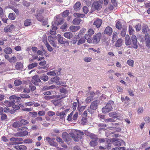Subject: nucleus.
Instances as JSON below:
<instances>
[{
  "mask_svg": "<svg viewBox=\"0 0 150 150\" xmlns=\"http://www.w3.org/2000/svg\"><path fill=\"white\" fill-rule=\"evenodd\" d=\"M30 114L32 115V117H35L38 116V113L36 112H30L29 113Z\"/></svg>",
  "mask_w": 150,
  "mask_h": 150,
  "instance_id": "6e6d98bb",
  "label": "nucleus"
},
{
  "mask_svg": "<svg viewBox=\"0 0 150 150\" xmlns=\"http://www.w3.org/2000/svg\"><path fill=\"white\" fill-rule=\"evenodd\" d=\"M15 101L13 99V100H10V101L5 100L4 102L6 105L8 107L11 106L13 104L15 103Z\"/></svg>",
  "mask_w": 150,
  "mask_h": 150,
  "instance_id": "c85d7f7f",
  "label": "nucleus"
},
{
  "mask_svg": "<svg viewBox=\"0 0 150 150\" xmlns=\"http://www.w3.org/2000/svg\"><path fill=\"white\" fill-rule=\"evenodd\" d=\"M36 17L39 21H41L43 19L42 16L40 14H37L35 16Z\"/></svg>",
  "mask_w": 150,
  "mask_h": 150,
  "instance_id": "603ef678",
  "label": "nucleus"
},
{
  "mask_svg": "<svg viewBox=\"0 0 150 150\" xmlns=\"http://www.w3.org/2000/svg\"><path fill=\"white\" fill-rule=\"evenodd\" d=\"M74 16L76 18L73 20V23L74 25H77L79 24L81 21L80 18L83 17L85 15L83 14L76 13L74 14Z\"/></svg>",
  "mask_w": 150,
  "mask_h": 150,
  "instance_id": "20e7f679",
  "label": "nucleus"
},
{
  "mask_svg": "<svg viewBox=\"0 0 150 150\" xmlns=\"http://www.w3.org/2000/svg\"><path fill=\"white\" fill-rule=\"evenodd\" d=\"M23 67V65L21 62H17L15 66V68L17 70H20Z\"/></svg>",
  "mask_w": 150,
  "mask_h": 150,
  "instance_id": "72a5a7b5",
  "label": "nucleus"
},
{
  "mask_svg": "<svg viewBox=\"0 0 150 150\" xmlns=\"http://www.w3.org/2000/svg\"><path fill=\"white\" fill-rule=\"evenodd\" d=\"M41 81L40 79L37 75L33 77L32 82L35 85H36V83H37Z\"/></svg>",
  "mask_w": 150,
  "mask_h": 150,
  "instance_id": "b1692460",
  "label": "nucleus"
},
{
  "mask_svg": "<svg viewBox=\"0 0 150 150\" xmlns=\"http://www.w3.org/2000/svg\"><path fill=\"white\" fill-rule=\"evenodd\" d=\"M9 18L11 20H14L15 19L16 16L13 13H10L8 15Z\"/></svg>",
  "mask_w": 150,
  "mask_h": 150,
  "instance_id": "8fccbe9b",
  "label": "nucleus"
},
{
  "mask_svg": "<svg viewBox=\"0 0 150 150\" xmlns=\"http://www.w3.org/2000/svg\"><path fill=\"white\" fill-rule=\"evenodd\" d=\"M79 38V35L76 36V37H74L75 39L72 40L71 42V43L73 45L76 44L78 41L77 39Z\"/></svg>",
  "mask_w": 150,
  "mask_h": 150,
  "instance_id": "a18cd8bd",
  "label": "nucleus"
},
{
  "mask_svg": "<svg viewBox=\"0 0 150 150\" xmlns=\"http://www.w3.org/2000/svg\"><path fill=\"white\" fill-rule=\"evenodd\" d=\"M20 122L21 123V126L22 125H26L29 123V122L28 121L25 119H22L20 121Z\"/></svg>",
  "mask_w": 150,
  "mask_h": 150,
  "instance_id": "79ce46f5",
  "label": "nucleus"
},
{
  "mask_svg": "<svg viewBox=\"0 0 150 150\" xmlns=\"http://www.w3.org/2000/svg\"><path fill=\"white\" fill-rule=\"evenodd\" d=\"M136 30L137 31H139L141 29V25L139 24L135 26Z\"/></svg>",
  "mask_w": 150,
  "mask_h": 150,
  "instance_id": "774afa93",
  "label": "nucleus"
},
{
  "mask_svg": "<svg viewBox=\"0 0 150 150\" xmlns=\"http://www.w3.org/2000/svg\"><path fill=\"white\" fill-rule=\"evenodd\" d=\"M125 43L127 45H129L131 44V41L129 36L128 35H126L125 38Z\"/></svg>",
  "mask_w": 150,
  "mask_h": 150,
  "instance_id": "473e14b6",
  "label": "nucleus"
},
{
  "mask_svg": "<svg viewBox=\"0 0 150 150\" xmlns=\"http://www.w3.org/2000/svg\"><path fill=\"white\" fill-rule=\"evenodd\" d=\"M4 51L6 54H10L12 52V50L10 47H6L4 49Z\"/></svg>",
  "mask_w": 150,
  "mask_h": 150,
  "instance_id": "58836bf2",
  "label": "nucleus"
},
{
  "mask_svg": "<svg viewBox=\"0 0 150 150\" xmlns=\"http://www.w3.org/2000/svg\"><path fill=\"white\" fill-rule=\"evenodd\" d=\"M21 83V81L20 80H16L14 82V83L16 86H18L20 85Z\"/></svg>",
  "mask_w": 150,
  "mask_h": 150,
  "instance_id": "4d7b16f0",
  "label": "nucleus"
},
{
  "mask_svg": "<svg viewBox=\"0 0 150 150\" xmlns=\"http://www.w3.org/2000/svg\"><path fill=\"white\" fill-rule=\"evenodd\" d=\"M102 21L100 19H96L94 22L93 24L97 28H99L101 26Z\"/></svg>",
  "mask_w": 150,
  "mask_h": 150,
  "instance_id": "a211bd4d",
  "label": "nucleus"
},
{
  "mask_svg": "<svg viewBox=\"0 0 150 150\" xmlns=\"http://www.w3.org/2000/svg\"><path fill=\"white\" fill-rule=\"evenodd\" d=\"M52 102L55 106L58 105L61 103V101L60 100H52Z\"/></svg>",
  "mask_w": 150,
  "mask_h": 150,
  "instance_id": "e433bc0d",
  "label": "nucleus"
},
{
  "mask_svg": "<svg viewBox=\"0 0 150 150\" xmlns=\"http://www.w3.org/2000/svg\"><path fill=\"white\" fill-rule=\"evenodd\" d=\"M64 36L66 38L70 39L72 37L73 35L71 32H66L64 33Z\"/></svg>",
  "mask_w": 150,
  "mask_h": 150,
  "instance_id": "bb28decb",
  "label": "nucleus"
},
{
  "mask_svg": "<svg viewBox=\"0 0 150 150\" xmlns=\"http://www.w3.org/2000/svg\"><path fill=\"white\" fill-rule=\"evenodd\" d=\"M23 128V127H21L20 129H18V131L20 132L16 134L17 136L20 137H23L28 135V132L27 131L25 130L22 131Z\"/></svg>",
  "mask_w": 150,
  "mask_h": 150,
  "instance_id": "2eb2a0df",
  "label": "nucleus"
},
{
  "mask_svg": "<svg viewBox=\"0 0 150 150\" xmlns=\"http://www.w3.org/2000/svg\"><path fill=\"white\" fill-rule=\"evenodd\" d=\"M69 134H70V133ZM62 137L64 140L68 143V142L71 139L72 137L70 134H69L67 132H65L62 133Z\"/></svg>",
  "mask_w": 150,
  "mask_h": 150,
  "instance_id": "9d476101",
  "label": "nucleus"
},
{
  "mask_svg": "<svg viewBox=\"0 0 150 150\" xmlns=\"http://www.w3.org/2000/svg\"><path fill=\"white\" fill-rule=\"evenodd\" d=\"M122 40L121 39H119L117 41L115 46L117 47H120L122 44Z\"/></svg>",
  "mask_w": 150,
  "mask_h": 150,
  "instance_id": "f704fd0d",
  "label": "nucleus"
},
{
  "mask_svg": "<svg viewBox=\"0 0 150 150\" xmlns=\"http://www.w3.org/2000/svg\"><path fill=\"white\" fill-rule=\"evenodd\" d=\"M14 147L17 150H26L27 149V147L24 145H15Z\"/></svg>",
  "mask_w": 150,
  "mask_h": 150,
  "instance_id": "393cba45",
  "label": "nucleus"
},
{
  "mask_svg": "<svg viewBox=\"0 0 150 150\" xmlns=\"http://www.w3.org/2000/svg\"><path fill=\"white\" fill-rule=\"evenodd\" d=\"M134 61L131 59L128 60L127 62V63L131 67H133L134 66Z\"/></svg>",
  "mask_w": 150,
  "mask_h": 150,
  "instance_id": "49530a36",
  "label": "nucleus"
},
{
  "mask_svg": "<svg viewBox=\"0 0 150 150\" xmlns=\"http://www.w3.org/2000/svg\"><path fill=\"white\" fill-rule=\"evenodd\" d=\"M91 138L92 139V140L91 141L90 144L92 146H94L97 145L98 142H97V137L96 136L93 134H91L90 135Z\"/></svg>",
  "mask_w": 150,
  "mask_h": 150,
  "instance_id": "6e6552de",
  "label": "nucleus"
},
{
  "mask_svg": "<svg viewBox=\"0 0 150 150\" xmlns=\"http://www.w3.org/2000/svg\"><path fill=\"white\" fill-rule=\"evenodd\" d=\"M101 3L98 1L94 2L92 4V6L94 10H98L100 9L101 7Z\"/></svg>",
  "mask_w": 150,
  "mask_h": 150,
  "instance_id": "4468645a",
  "label": "nucleus"
},
{
  "mask_svg": "<svg viewBox=\"0 0 150 150\" xmlns=\"http://www.w3.org/2000/svg\"><path fill=\"white\" fill-rule=\"evenodd\" d=\"M16 57L15 56H13L10 58L9 61L11 63H14L16 62Z\"/></svg>",
  "mask_w": 150,
  "mask_h": 150,
  "instance_id": "5fc2aeb1",
  "label": "nucleus"
},
{
  "mask_svg": "<svg viewBox=\"0 0 150 150\" xmlns=\"http://www.w3.org/2000/svg\"><path fill=\"white\" fill-rule=\"evenodd\" d=\"M125 142L123 140H120L117 141L114 143V146H120L122 144H125Z\"/></svg>",
  "mask_w": 150,
  "mask_h": 150,
  "instance_id": "2f4dec72",
  "label": "nucleus"
},
{
  "mask_svg": "<svg viewBox=\"0 0 150 150\" xmlns=\"http://www.w3.org/2000/svg\"><path fill=\"white\" fill-rule=\"evenodd\" d=\"M10 140L13 142V144H22V142H21L23 141V139L21 138H11L10 139Z\"/></svg>",
  "mask_w": 150,
  "mask_h": 150,
  "instance_id": "9b49d317",
  "label": "nucleus"
},
{
  "mask_svg": "<svg viewBox=\"0 0 150 150\" xmlns=\"http://www.w3.org/2000/svg\"><path fill=\"white\" fill-rule=\"evenodd\" d=\"M144 39L145 41L146 46L148 48H150V37L148 33H146L144 36Z\"/></svg>",
  "mask_w": 150,
  "mask_h": 150,
  "instance_id": "f3484780",
  "label": "nucleus"
},
{
  "mask_svg": "<svg viewBox=\"0 0 150 150\" xmlns=\"http://www.w3.org/2000/svg\"><path fill=\"white\" fill-rule=\"evenodd\" d=\"M112 32V29L109 26L106 27L104 31V33L108 35H111Z\"/></svg>",
  "mask_w": 150,
  "mask_h": 150,
  "instance_id": "412c9836",
  "label": "nucleus"
},
{
  "mask_svg": "<svg viewBox=\"0 0 150 150\" xmlns=\"http://www.w3.org/2000/svg\"><path fill=\"white\" fill-rule=\"evenodd\" d=\"M100 92L98 91H96V93L93 91L91 92L89 96L86 98V102L88 103H90L93 99L97 98Z\"/></svg>",
  "mask_w": 150,
  "mask_h": 150,
  "instance_id": "7ed1b4c3",
  "label": "nucleus"
},
{
  "mask_svg": "<svg viewBox=\"0 0 150 150\" xmlns=\"http://www.w3.org/2000/svg\"><path fill=\"white\" fill-rule=\"evenodd\" d=\"M148 29V27L146 25L145 26L143 27L142 28V32L143 33H145L147 32V30Z\"/></svg>",
  "mask_w": 150,
  "mask_h": 150,
  "instance_id": "69168bd1",
  "label": "nucleus"
},
{
  "mask_svg": "<svg viewBox=\"0 0 150 150\" xmlns=\"http://www.w3.org/2000/svg\"><path fill=\"white\" fill-rule=\"evenodd\" d=\"M40 79L44 81H46L48 80L49 78L47 75L43 74L40 77Z\"/></svg>",
  "mask_w": 150,
  "mask_h": 150,
  "instance_id": "ea45409f",
  "label": "nucleus"
},
{
  "mask_svg": "<svg viewBox=\"0 0 150 150\" xmlns=\"http://www.w3.org/2000/svg\"><path fill=\"white\" fill-rule=\"evenodd\" d=\"M69 14V11L68 10H66L62 13V16L64 17H66Z\"/></svg>",
  "mask_w": 150,
  "mask_h": 150,
  "instance_id": "bf43d9fd",
  "label": "nucleus"
},
{
  "mask_svg": "<svg viewBox=\"0 0 150 150\" xmlns=\"http://www.w3.org/2000/svg\"><path fill=\"white\" fill-rule=\"evenodd\" d=\"M45 114V112L44 110H41L38 111V114L39 116H44Z\"/></svg>",
  "mask_w": 150,
  "mask_h": 150,
  "instance_id": "052dcab7",
  "label": "nucleus"
},
{
  "mask_svg": "<svg viewBox=\"0 0 150 150\" xmlns=\"http://www.w3.org/2000/svg\"><path fill=\"white\" fill-rule=\"evenodd\" d=\"M54 38L53 37L51 36H49L48 38V40L50 42L51 45L56 48H59V46L57 45L58 44L57 43H55L54 41Z\"/></svg>",
  "mask_w": 150,
  "mask_h": 150,
  "instance_id": "1a4fd4ad",
  "label": "nucleus"
},
{
  "mask_svg": "<svg viewBox=\"0 0 150 150\" xmlns=\"http://www.w3.org/2000/svg\"><path fill=\"white\" fill-rule=\"evenodd\" d=\"M21 98V97H17L15 95H12L11 96H10L9 98V99L10 100H20Z\"/></svg>",
  "mask_w": 150,
  "mask_h": 150,
  "instance_id": "37998d69",
  "label": "nucleus"
},
{
  "mask_svg": "<svg viewBox=\"0 0 150 150\" xmlns=\"http://www.w3.org/2000/svg\"><path fill=\"white\" fill-rule=\"evenodd\" d=\"M57 39L58 42L62 44L66 45H69V42L67 40H64V38L61 36L60 34H58L57 36Z\"/></svg>",
  "mask_w": 150,
  "mask_h": 150,
  "instance_id": "0eeeda50",
  "label": "nucleus"
},
{
  "mask_svg": "<svg viewBox=\"0 0 150 150\" xmlns=\"http://www.w3.org/2000/svg\"><path fill=\"white\" fill-rule=\"evenodd\" d=\"M60 69L58 70H56L54 71H52L47 72V75L48 76H54L56 75H59L60 74Z\"/></svg>",
  "mask_w": 150,
  "mask_h": 150,
  "instance_id": "ddd939ff",
  "label": "nucleus"
},
{
  "mask_svg": "<svg viewBox=\"0 0 150 150\" xmlns=\"http://www.w3.org/2000/svg\"><path fill=\"white\" fill-rule=\"evenodd\" d=\"M15 103L13 104V105L11 106H12V108L15 110H18L20 108L19 106L18 105H15Z\"/></svg>",
  "mask_w": 150,
  "mask_h": 150,
  "instance_id": "e2e57ef3",
  "label": "nucleus"
},
{
  "mask_svg": "<svg viewBox=\"0 0 150 150\" xmlns=\"http://www.w3.org/2000/svg\"><path fill=\"white\" fill-rule=\"evenodd\" d=\"M114 103L113 101L112 100L109 101L105 106L102 108V112L103 113H106L112 110V106L113 105Z\"/></svg>",
  "mask_w": 150,
  "mask_h": 150,
  "instance_id": "39448f33",
  "label": "nucleus"
},
{
  "mask_svg": "<svg viewBox=\"0 0 150 150\" xmlns=\"http://www.w3.org/2000/svg\"><path fill=\"white\" fill-rule=\"evenodd\" d=\"M110 117H112L113 118H117L119 117L117 116V113L115 112H110L109 113Z\"/></svg>",
  "mask_w": 150,
  "mask_h": 150,
  "instance_id": "4c0bfd02",
  "label": "nucleus"
},
{
  "mask_svg": "<svg viewBox=\"0 0 150 150\" xmlns=\"http://www.w3.org/2000/svg\"><path fill=\"white\" fill-rule=\"evenodd\" d=\"M80 27L79 26H74L73 25L71 26L69 29L71 31L74 32L78 31L80 29Z\"/></svg>",
  "mask_w": 150,
  "mask_h": 150,
  "instance_id": "7c9ffc66",
  "label": "nucleus"
},
{
  "mask_svg": "<svg viewBox=\"0 0 150 150\" xmlns=\"http://www.w3.org/2000/svg\"><path fill=\"white\" fill-rule=\"evenodd\" d=\"M45 45L48 49V50L50 52H51L52 51L53 49L51 47L50 45L47 42L45 44Z\"/></svg>",
  "mask_w": 150,
  "mask_h": 150,
  "instance_id": "13d9d810",
  "label": "nucleus"
},
{
  "mask_svg": "<svg viewBox=\"0 0 150 150\" xmlns=\"http://www.w3.org/2000/svg\"><path fill=\"white\" fill-rule=\"evenodd\" d=\"M57 19L54 22V23L56 25H58L61 24L63 23L64 22V20L63 18H61L60 16H58L56 17Z\"/></svg>",
  "mask_w": 150,
  "mask_h": 150,
  "instance_id": "aec40b11",
  "label": "nucleus"
},
{
  "mask_svg": "<svg viewBox=\"0 0 150 150\" xmlns=\"http://www.w3.org/2000/svg\"><path fill=\"white\" fill-rule=\"evenodd\" d=\"M131 40H132L133 43V47L135 49H137L138 47L137 44V40L136 36L132 35L131 37Z\"/></svg>",
  "mask_w": 150,
  "mask_h": 150,
  "instance_id": "dca6fc26",
  "label": "nucleus"
},
{
  "mask_svg": "<svg viewBox=\"0 0 150 150\" xmlns=\"http://www.w3.org/2000/svg\"><path fill=\"white\" fill-rule=\"evenodd\" d=\"M73 115V112H72L69 114L67 117V120L69 121H70L72 120V116Z\"/></svg>",
  "mask_w": 150,
  "mask_h": 150,
  "instance_id": "09e8293b",
  "label": "nucleus"
},
{
  "mask_svg": "<svg viewBox=\"0 0 150 150\" xmlns=\"http://www.w3.org/2000/svg\"><path fill=\"white\" fill-rule=\"evenodd\" d=\"M116 27L119 30L122 28V25L120 22L119 21H117L116 24Z\"/></svg>",
  "mask_w": 150,
  "mask_h": 150,
  "instance_id": "de8ad7c7",
  "label": "nucleus"
},
{
  "mask_svg": "<svg viewBox=\"0 0 150 150\" xmlns=\"http://www.w3.org/2000/svg\"><path fill=\"white\" fill-rule=\"evenodd\" d=\"M32 142V140L30 139H25L24 141V143L26 144L31 143Z\"/></svg>",
  "mask_w": 150,
  "mask_h": 150,
  "instance_id": "338daca9",
  "label": "nucleus"
},
{
  "mask_svg": "<svg viewBox=\"0 0 150 150\" xmlns=\"http://www.w3.org/2000/svg\"><path fill=\"white\" fill-rule=\"evenodd\" d=\"M117 33L116 32H114L113 33V35L112 38L113 41H115L117 38Z\"/></svg>",
  "mask_w": 150,
  "mask_h": 150,
  "instance_id": "864d4df0",
  "label": "nucleus"
},
{
  "mask_svg": "<svg viewBox=\"0 0 150 150\" xmlns=\"http://www.w3.org/2000/svg\"><path fill=\"white\" fill-rule=\"evenodd\" d=\"M101 37V33H98L93 36L92 39L90 38L88 40L87 42L89 43H93L95 44H97L99 42Z\"/></svg>",
  "mask_w": 150,
  "mask_h": 150,
  "instance_id": "f257e3e1",
  "label": "nucleus"
},
{
  "mask_svg": "<svg viewBox=\"0 0 150 150\" xmlns=\"http://www.w3.org/2000/svg\"><path fill=\"white\" fill-rule=\"evenodd\" d=\"M37 65L38 63L36 62H34L29 64L28 66V68L30 69H32L33 68L37 67Z\"/></svg>",
  "mask_w": 150,
  "mask_h": 150,
  "instance_id": "a19ab883",
  "label": "nucleus"
},
{
  "mask_svg": "<svg viewBox=\"0 0 150 150\" xmlns=\"http://www.w3.org/2000/svg\"><path fill=\"white\" fill-rule=\"evenodd\" d=\"M12 126L14 128H18V129H20L19 127H21V123L20 121H16L12 124Z\"/></svg>",
  "mask_w": 150,
  "mask_h": 150,
  "instance_id": "c756f323",
  "label": "nucleus"
},
{
  "mask_svg": "<svg viewBox=\"0 0 150 150\" xmlns=\"http://www.w3.org/2000/svg\"><path fill=\"white\" fill-rule=\"evenodd\" d=\"M99 103V101L97 100L92 102L91 103L90 108H88V112L92 114L93 113V111L92 110H95L97 109Z\"/></svg>",
  "mask_w": 150,
  "mask_h": 150,
  "instance_id": "423d86ee",
  "label": "nucleus"
},
{
  "mask_svg": "<svg viewBox=\"0 0 150 150\" xmlns=\"http://www.w3.org/2000/svg\"><path fill=\"white\" fill-rule=\"evenodd\" d=\"M70 134L72 138L76 142H77L79 140V139H81L82 137V136L84 134L83 132H81L80 131L77 130L74 133H70Z\"/></svg>",
  "mask_w": 150,
  "mask_h": 150,
  "instance_id": "f03ea898",
  "label": "nucleus"
},
{
  "mask_svg": "<svg viewBox=\"0 0 150 150\" xmlns=\"http://www.w3.org/2000/svg\"><path fill=\"white\" fill-rule=\"evenodd\" d=\"M94 31L93 29L91 28L89 29L88 31V34H86L85 35V39L88 40L91 38V36L94 34Z\"/></svg>",
  "mask_w": 150,
  "mask_h": 150,
  "instance_id": "f8f14e48",
  "label": "nucleus"
},
{
  "mask_svg": "<svg viewBox=\"0 0 150 150\" xmlns=\"http://www.w3.org/2000/svg\"><path fill=\"white\" fill-rule=\"evenodd\" d=\"M45 140L47 141L51 146H54L55 147H57L58 146L57 144L55 142L53 139H51L49 137L46 138Z\"/></svg>",
  "mask_w": 150,
  "mask_h": 150,
  "instance_id": "6ab92c4d",
  "label": "nucleus"
},
{
  "mask_svg": "<svg viewBox=\"0 0 150 150\" xmlns=\"http://www.w3.org/2000/svg\"><path fill=\"white\" fill-rule=\"evenodd\" d=\"M68 110L67 109L63 111L62 112H58L56 113V115L58 116H59L61 119H63L65 117V115H66Z\"/></svg>",
  "mask_w": 150,
  "mask_h": 150,
  "instance_id": "4be33fe9",
  "label": "nucleus"
},
{
  "mask_svg": "<svg viewBox=\"0 0 150 150\" xmlns=\"http://www.w3.org/2000/svg\"><path fill=\"white\" fill-rule=\"evenodd\" d=\"M57 86H56L55 85H52L50 86L47 87H45L43 88V89L45 90H49V89H52L54 88H57Z\"/></svg>",
  "mask_w": 150,
  "mask_h": 150,
  "instance_id": "3c124183",
  "label": "nucleus"
},
{
  "mask_svg": "<svg viewBox=\"0 0 150 150\" xmlns=\"http://www.w3.org/2000/svg\"><path fill=\"white\" fill-rule=\"evenodd\" d=\"M86 39L85 38H81L77 42L78 45H80L85 43Z\"/></svg>",
  "mask_w": 150,
  "mask_h": 150,
  "instance_id": "c9c22d12",
  "label": "nucleus"
},
{
  "mask_svg": "<svg viewBox=\"0 0 150 150\" xmlns=\"http://www.w3.org/2000/svg\"><path fill=\"white\" fill-rule=\"evenodd\" d=\"M59 77L56 76L52 78L50 80L48 81V82L50 84H52L53 83H57L59 82Z\"/></svg>",
  "mask_w": 150,
  "mask_h": 150,
  "instance_id": "5701e85b",
  "label": "nucleus"
},
{
  "mask_svg": "<svg viewBox=\"0 0 150 150\" xmlns=\"http://www.w3.org/2000/svg\"><path fill=\"white\" fill-rule=\"evenodd\" d=\"M126 34V29L125 28L122 29L121 32V35L122 37H124Z\"/></svg>",
  "mask_w": 150,
  "mask_h": 150,
  "instance_id": "680f3d73",
  "label": "nucleus"
},
{
  "mask_svg": "<svg viewBox=\"0 0 150 150\" xmlns=\"http://www.w3.org/2000/svg\"><path fill=\"white\" fill-rule=\"evenodd\" d=\"M20 96L21 98H25L30 97L29 96L25 94H20Z\"/></svg>",
  "mask_w": 150,
  "mask_h": 150,
  "instance_id": "0e129e2a",
  "label": "nucleus"
},
{
  "mask_svg": "<svg viewBox=\"0 0 150 150\" xmlns=\"http://www.w3.org/2000/svg\"><path fill=\"white\" fill-rule=\"evenodd\" d=\"M74 9L76 11H78L80 10L81 8V4L79 2H77L74 5Z\"/></svg>",
  "mask_w": 150,
  "mask_h": 150,
  "instance_id": "cd10ccee",
  "label": "nucleus"
},
{
  "mask_svg": "<svg viewBox=\"0 0 150 150\" xmlns=\"http://www.w3.org/2000/svg\"><path fill=\"white\" fill-rule=\"evenodd\" d=\"M31 22L30 19H27L24 21V25L25 26H28L31 25Z\"/></svg>",
  "mask_w": 150,
  "mask_h": 150,
  "instance_id": "c03bdc74",
  "label": "nucleus"
},
{
  "mask_svg": "<svg viewBox=\"0 0 150 150\" xmlns=\"http://www.w3.org/2000/svg\"><path fill=\"white\" fill-rule=\"evenodd\" d=\"M14 28V25H11L6 27L4 28V32L6 33L11 32Z\"/></svg>",
  "mask_w": 150,
  "mask_h": 150,
  "instance_id": "a878e982",
  "label": "nucleus"
}]
</instances>
